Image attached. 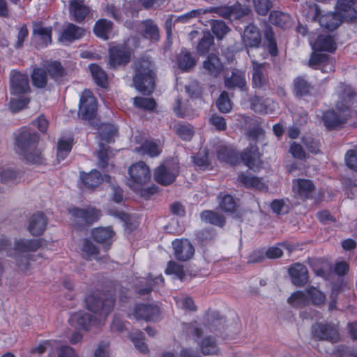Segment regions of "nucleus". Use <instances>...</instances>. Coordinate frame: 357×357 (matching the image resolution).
I'll list each match as a JSON object with an SVG mask.
<instances>
[{
    "label": "nucleus",
    "instance_id": "nucleus-39",
    "mask_svg": "<svg viewBox=\"0 0 357 357\" xmlns=\"http://www.w3.org/2000/svg\"><path fill=\"white\" fill-rule=\"evenodd\" d=\"M50 77L54 80H59L66 75V70L61 63L56 61H50L45 66Z\"/></svg>",
    "mask_w": 357,
    "mask_h": 357
},
{
    "label": "nucleus",
    "instance_id": "nucleus-2",
    "mask_svg": "<svg viewBox=\"0 0 357 357\" xmlns=\"http://www.w3.org/2000/svg\"><path fill=\"white\" fill-rule=\"evenodd\" d=\"M39 135L30 129H23L15 137L17 152L28 163L41 164L42 150L38 148Z\"/></svg>",
    "mask_w": 357,
    "mask_h": 357
},
{
    "label": "nucleus",
    "instance_id": "nucleus-31",
    "mask_svg": "<svg viewBox=\"0 0 357 357\" xmlns=\"http://www.w3.org/2000/svg\"><path fill=\"white\" fill-rule=\"evenodd\" d=\"M178 68L183 71H188L196 65V60L187 50H183L177 56Z\"/></svg>",
    "mask_w": 357,
    "mask_h": 357
},
{
    "label": "nucleus",
    "instance_id": "nucleus-9",
    "mask_svg": "<svg viewBox=\"0 0 357 357\" xmlns=\"http://www.w3.org/2000/svg\"><path fill=\"white\" fill-rule=\"evenodd\" d=\"M10 91L13 95H26L30 92L28 75L17 70H12L10 74Z\"/></svg>",
    "mask_w": 357,
    "mask_h": 357
},
{
    "label": "nucleus",
    "instance_id": "nucleus-41",
    "mask_svg": "<svg viewBox=\"0 0 357 357\" xmlns=\"http://www.w3.org/2000/svg\"><path fill=\"white\" fill-rule=\"evenodd\" d=\"M294 89L297 96H303L309 94L312 86L303 77H297L294 80Z\"/></svg>",
    "mask_w": 357,
    "mask_h": 357
},
{
    "label": "nucleus",
    "instance_id": "nucleus-6",
    "mask_svg": "<svg viewBox=\"0 0 357 357\" xmlns=\"http://www.w3.org/2000/svg\"><path fill=\"white\" fill-rule=\"evenodd\" d=\"M79 115L84 120L91 121L96 115L97 102L89 90H84L81 96L79 105Z\"/></svg>",
    "mask_w": 357,
    "mask_h": 357
},
{
    "label": "nucleus",
    "instance_id": "nucleus-29",
    "mask_svg": "<svg viewBox=\"0 0 357 357\" xmlns=\"http://www.w3.org/2000/svg\"><path fill=\"white\" fill-rule=\"evenodd\" d=\"M71 320L72 321H76L79 327L85 330H88L91 326L98 325L101 323L100 318L94 317L84 312L75 314L72 317Z\"/></svg>",
    "mask_w": 357,
    "mask_h": 357
},
{
    "label": "nucleus",
    "instance_id": "nucleus-32",
    "mask_svg": "<svg viewBox=\"0 0 357 357\" xmlns=\"http://www.w3.org/2000/svg\"><path fill=\"white\" fill-rule=\"evenodd\" d=\"M201 220L206 222L209 223L218 227H223L225 224V217L220 214L219 213L211 211V210H206L201 213L200 214Z\"/></svg>",
    "mask_w": 357,
    "mask_h": 357
},
{
    "label": "nucleus",
    "instance_id": "nucleus-53",
    "mask_svg": "<svg viewBox=\"0 0 357 357\" xmlns=\"http://www.w3.org/2000/svg\"><path fill=\"white\" fill-rule=\"evenodd\" d=\"M114 231L109 227L96 228L93 230L92 235L93 238L99 243H103L112 237Z\"/></svg>",
    "mask_w": 357,
    "mask_h": 357
},
{
    "label": "nucleus",
    "instance_id": "nucleus-5",
    "mask_svg": "<svg viewBox=\"0 0 357 357\" xmlns=\"http://www.w3.org/2000/svg\"><path fill=\"white\" fill-rule=\"evenodd\" d=\"M74 224L77 227H87L97 221L100 216V211L93 207L86 208H73L70 209Z\"/></svg>",
    "mask_w": 357,
    "mask_h": 357
},
{
    "label": "nucleus",
    "instance_id": "nucleus-11",
    "mask_svg": "<svg viewBox=\"0 0 357 357\" xmlns=\"http://www.w3.org/2000/svg\"><path fill=\"white\" fill-rule=\"evenodd\" d=\"M314 337L319 340H326L332 343L337 342L340 335L337 330L329 324H317L312 327Z\"/></svg>",
    "mask_w": 357,
    "mask_h": 357
},
{
    "label": "nucleus",
    "instance_id": "nucleus-43",
    "mask_svg": "<svg viewBox=\"0 0 357 357\" xmlns=\"http://www.w3.org/2000/svg\"><path fill=\"white\" fill-rule=\"evenodd\" d=\"M214 38L209 31L204 32L202 38L197 46V51L201 56L208 53L211 45L213 44Z\"/></svg>",
    "mask_w": 357,
    "mask_h": 357
},
{
    "label": "nucleus",
    "instance_id": "nucleus-12",
    "mask_svg": "<svg viewBox=\"0 0 357 357\" xmlns=\"http://www.w3.org/2000/svg\"><path fill=\"white\" fill-rule=\"evenodd\" d=\"M335 60L328 55L320 53H312L308 61L311 68L320 69L323 73H331L335 70Z\"/></svg>",
    "mask_w": 357,
    "mask_h": 357
},
{
    "label": "nucleus",
    "instance_id": "nucleus-61",
    "mask_svg": "<svg viewBox=\"0 0 357 357\" xmlns=\"http://www.w3.org/2000/svg\"><path fill=\"white\" fill-rule=\"evenodd\" d=\"M131 340L135 347L137 348L141 352L145 353L148 351V347L144 341V335L142 331H137L133 333L131 335Z\"/></svg>",
    "mask_w": 357,
    "mask_h": 357
},
{
    "label": "nucleus",
    "instance_id": "nucleus-20",
    "mask_svg": "<svg viewBox=\"0 0 357 357\" xmlns=\"http://www.w3.org/2000/svg\"><path fill=\"white\" fill-rule=\"evenodd\" d=\"M312 49L317 52H334L337 49V43L332 36L321 34L319 35L314 43Z\"/></svg>",
    "mask_w": 357,
    "mask_h": 357
},
{
    "label": "nucleus",
    "instance_id": "nucleus-1",
    "mask_svg": "<svg viewBox=\"0 0 357 357\" xmlns=\"http://www.w3.org/2000/svg\"><path fill=\"white\" fill-rule=\"evenodd\" d=\"M355 93L351 86L341 84L340 85L338 100L336 102V109L343 114H337L334 110L324 112L322 119L324 123L328 129L335 128L345 123L350 108L354 106Z\"/></svg>",
    "mask_w": 357,
    "mask_h": 357
},
{
    "label": "nucleus",
    "instance_id": "nucleus-21",
    "mask_svg": "<svg viewBox=\"0 0 357 357\" xmlns=\"http://www.w3.org/2000/svg\"><path fill=\"white\" fill-rule=\"evenodd\" d=\"M289 273L292 283L301 287L308 282V271L307 268L301 264H295L289 268Z\"/></svg>",
    "mask_w": 357,
    "mask_h": 357
},
{
    "label": "nucleus",
    "instance_id": "nucleus-14",
    "mask_svg": "<svg viewBox=\"0 0 357 357\" xmlns=\"http://www.w3.org/2000/svg\"><path fill=\"white\" fill-rule=\"evenodd\" d=\"M128 173L132 180L137 184L144 185L151 178L150 169L142 161L137 162L130 167Z\"/></svg>",
    "mask_w": 357,
    "mask_h": 357
},
{
    "label": "nucleus",
    "instance_id": "nucleus-15",
    "mask_svg": "<svg viewBox=\"0 0 357 357\" xmlns=\"http://www.w3.org/2000/svg\"><path fill=\"white\" fill-rule=\"evenodd\" d=\"M175 257L180 261H187L192 257L195 248L188 239H176L172 242Z\"/></svg>",
    "mask_w": 357,
    "mask_h": 357
},
{
    "label": "nucleus",
    "instance_id": "nucleus-50",
    "mask_svg": "<svg viewBox=\"0 0 357 357\" xmlns=\"http://www.w3.org/2000/svg\"><path fill=\"white\" fill-rule=\"evenodd\" d=\"M82 252L83 257L88 260L91 259V258H94L96 260L98 259L97 257V255L99 252L98 249L94 245V243L89 239L84 240L82 247Z\"/></svg>",
    "mask_w": 357,
    "mask_h": 357
},
{
    "label": "nucleus",
    "instance_id": "nucleus-3",
    "mask_svg": "<svg viewBox=\"0 0 357 357\" xmlns=\"http://www.w3.org/2000/svg\"><path fill=\"white\" fill-rule=\"evenodd\" d=\"M133 84L144 95L151 94L155 88V73L148 59H140L134 64Z\"/></svg>",
    "mask_w": 357,
    "mask_h": 357
},
{
    "label": "nucleus",
    "instance_id": "nucleus-22",
    "mask_svg": "<svg viewBox=\"0 0 357 357\" xmlns=\"http://www.w3.org/2000/svg\"><path fill=\"white\" fill-rule=\"evenodd\" d=\"M243 42L249 47H258L261 42V36L259 29L253 25L247 26L243 32Z\"/></svg>",
    "mask_w": 357,
    "mask_h": 357
},
{
    "label": "nucleus",
    "instance_id": "nucleus-48",
    "mask_svg": "<svg viewBox=\"0 0 357 357\" xmlns=\"http://www.w3.org/2000/svg\"><path fill=\"white\" fill-rule=\"evenodd\" d=\"M238 181L246 188L262 189L264 187V184L260 178L243 173L238 176Z\"/></svg>",
    "mask_w": 357,
    "mask_h": 357
},
{
    "label": "nucleus",
    "instance_id": "nucleus-38",
    "mask_svg": "<svg viewBox=\"0 0 357 357\" xmlns=\"http://www.w3.org/2000/svg\"><path fill=\"white\" fill-rule=\"evenodd\" d=\"M89 69L96 84L105 88L107 85V75L102 68L97 64H91Z\"/></svg>",
    "mask_w": 357,
    "mask_h": 357
},
{
    "label": "nucleus",
    "instance_id": "nucleus-13",
    "mask_svg": "<svg viewBox=\"0 0 357 357\" xmlns=\"http://www.w3.org/2000/svg\"><path fill=\"white\" fill-rule=\"evenodd\" d=\"M131 50L123 45H117L109 49V64L113 68L126 65L130 61Z\"/></svg>",
    "mask_w": 357,
    "mask_h": 357
},
{
    "label": "nucleus",
    "instance_id": "nucleus-26",
    "mask_svg": "<svg viewBox=\"0 0 357 357\" xmlns=\"http://www.w3.org/2000/svg\"><path fill=\"white\" fill-rule=\"evenodd\" d=\"M47 222V218L43 213H34L30 218L28 229L33 236H39L45 231Z\"/></svg>",
    "mask_w": 357,
    "mask_h": 357
},
{
    "label": "nucleus",
    "instance_id": "nucleus-36",
    "mask_svg": "<svg viewBox=\"0 0 357 357\" xmlns=\"http://www.w3.org/2000/svg\"><path fill=\"white\" fill-rule=\"evenodd\" d=\"M112 22L105 19H101L95 24L93 31L98 37L107 40L108 34L112 31Z\"/></svg>",
    "mask_w": 357,
    "mask_h": 357
},
{
    "label": "nucleus",
    "instance_id": "nucleus-37",
    "mask_svg": "<svg viewBox=\"0 0 357 357\" xmlns=\"http://www.w3.org/2000/svg\"><path fill=\"white\" fill-rule=\"evenodd\" d=\"M259 158L258 148L256 144H250L241 154V159L245 164L251 168Z\"/></svg>",
    "mask_w": 357,
    "mask_h": 357
},
{
    "label": "nucleus",
    "instance_id": "nucleus-63",
    "mask_svg": "<svg viewBox=\"0 0 357 357\" xmlns=\"http://www.w3.org/2000/svg\"><path fill=\"white\" fill-rule=\"evenodd\" d=\"M100 133L107 142H109L111 137L117 132L116 128L109 123H102L99 128Z\"/></svg>",
    "mask_w": 357,
    "mask_h": 357
},
{
    "label": "nucleus",
    "instance_id": "nucleus-52",
    "mask_svg": "<svg viewBox=\"0 0 357 357\" xmlns=\"http://www.w3.org/2000/svg\"><path fill=\"white\" fill-rule=\"evenodd\" d=\"M215 6H211L206 8H199L196 10H192L188 13L180 16L178 18V20L181 22H187L189 19L199 17L202 15L206 14V13H215Z\"/></svg>",
    "mask_w": 357,
    "mask_h": 357
},
{
    "label": "nucleus",
    "instance_id": "nucleus-17",
    "mask_svg": "<svg viewBox=\"0 0 357 357\" xmlns=\"http://www.w3.org/2000/svg\"><path fill=\"white\" fill-rule=\"evenodd\" d=\"M164 284V279L162 275L152 278L150 275L147 278L141 279L138 283L135 285V289L137 294L139 295H146L159 286Z\"/></svg>",
    "mask_w": 357,
    "mask_h": 357
},
{
    "label": "nucleus",
    "instance_id": "nucleus-34",
    "mask_svg": "<svg viewBox=\"0 0 357 357\" xmlns=\"http://www.w3.org/2000/svg\"><path fill=\"white\" fill-rule=\"evenodd\" d=\"M42 245L40 239H20L15 241V248L17 250L26 252H35Z\"/></svg>",
    "mask_w": 357,
    "mask_h": 357
},
{
    "label": "nucleus",
    "instance_id": "nucleus-10",
    "mask_svg": "<svg viewBox=\"0 0 357 357\" xmlns=\"http://www.w3.org/2000/svg\"><path fill=\"white\" fill-rule=\"evenodd\" d=\"M215 13L220 17L225 19L234 18L235 20H240L248 15L250 12V9L247 6H243L238 3L230 6H215Z\"/></svg>",
    "mask_w": 357,
    "mask_h": 357
},
{
    "label": "nucleus",
    "instance_id": "nucleus-25",
    "mask_svg": "<svg viewBox=\"0 0 357 357\" xmlns=\"http://www.w3.org/2000/svg\"><path fill=\"white\" fill-rule=\"evenodd\" d=\"M266 65V63L252 61V86L253 88L262 89L268 84V79L264 73Z\"/></svg>",
    "mask_w": 357,
    "mask_h": 357
},
{
    "label": "nucleus",
    "instance_id": "nucleus-47",
    "mask_svg": "<svg viewBox=\"0 0 357 357\" xmlns=\"http://www.w3.org/2000/svg\"><path fill=\"white\" fill-rule=\"evenodd\" d=\"M200 349L204 355L218 354L219 349L216 342L212 337H206L200 344Z\"/></svg>",
    "mask_w": 357,
    "mask_h": 357
},
{
    "label": "nucleus",
    "instance_id": "nucleus-55",
    "mask_svg": "<svg viewBox=\"0 0 357 357\" xmlns=\"http://www.w3.org/2000/svg\"><path fill=\"white\" fill-rule=\"evenodd\" d=\"M174 129L175 132L183 140H190L194 135L192 127L190 125L176 124Z\"/></svg>",
    "mask_w": 357,
    "mask_h": 357
},
{
    "label": "nucleus",
    "instance_id": "nucleus-46",
    "mask_svg": "<svg viewBox=\"0 0 357 357\" xmlns=\"http://www.w3.org/2000/svg\"><path fill=\"white\" fill-rule=\"evenodd\" d=\"M287 302L294 307H302L309 304V299L306 290L298 291L291 294L287 299Z\"/></svg>",
    "mask_w": 357,
    "mask_h": 357
},
{
    "label": "nucleus",
    "instance_id": "nucleus-7",
    "mask_svg": "<svg viewBox=\"0 0 357 357\" xmlns=\"http://www.w3.org/2000/svg\"><path fill=\"white\" fill-rule=\"evenodd\" d=\"M179 174L177 164L160 165L155 169L153 177L155 181L162 185L172 184Z\"/></svg>",
    "mask_w": 357,
    "mask_h": 357
},
{
    "label": "nucleus",
    "instance_id": "nucleus-64",
    "mask_svg": "<svg viewBox=\"0 0 357 357\" xmlns=\"http://www.w3.org/2000/svg\"><path fill=\"white\" fill-rule=\"evenodd\" d=\"M167 274H174L180 280H183L185 277V272L183 271V266L177 264L175 261H169L167 268L165 270Z\"/></svg>",
    "mask_w": 357,
    "mask_h": 357
},
{
    "label": "nucleus",
    "instance_id": "nucleus-51",
    "mask_svg": "<svg viewBox=\"0 0 357 357\" xmlns=\"http://www.w3.org/2000/svg\"><path fill=\"white\" fill-rule=\"evenodd\" d=\"M216 106L222 113H229L232 109V102L227 91H222L216 101Z\"/></svg>",
    "mask_w": 357,
    "mask_h": 357
},
{
    "label": "nucleus",
    "instance_id": "nucleus-27",
    "mask_svg": "<svg viewBox=\"0 0 357 357\" xmlns=\"http://www.w3.org/2000/svg\"><path fill=\"white\" fill-rule=\"evenodd\" d=\"M80 178L84 185L88 188H95L98 187L104 179L108 181L110 179V176L108 175H105L103 178L101 174L96 169L91 170L88 174L84 172L81 173Z\"/></svg>",
    "mask_w": 357,
    "mask_h": 357
},
{
    "label": "nucleus",
    "instance_id": "nucleus-16",
    "mask_svg": "<svg viewBox=\"0 0 357 357\" xmlns=\"http://www.w3.org/2000/svg\"><path fill=\"white\" fill-rule=\"evenodd\" d=\"M293 190L299 198L305 200L312 198L315 187L312 181L298 178L293 181Z\"/></svg>",
    "mask_w": 357,
    "mask_h": 357
},
{
    "label": "nucleus",
    "instance_id": "nucleus-54",
    "mask_svg": "<svg viewBox=\"0 0 357 357\" xmlns=\"http://www.w3.org/2000/svg\"><path fill=\"white\" fill-rule=\"evenodd\" d=\"M211 29L218 39H222L229 31L225 22L219 20H212Z\"/></svg>",
    "mask_w": 357,
    "mask_h": 357
},
{
    "label": "nucleus",
    "instance_id": "nucleus-28",
    "mask_svg": "<svg viewBox=\"0 0 357 357\" xmlns=\"http://www.w3.org/2000/svg\"><path fill=\"white\" fill-rule=\"evenodd\" d=\"M84 34V29L73 24L68 23L63 29L60 40L72 42L81 38Z\"/></svg>",
    "mask_w": 357,
    "mask_h": 357
},
{
    "label": "nucleus",
    "instance_id": "nucleus-42",
    "mask_svg": "<svg viewBox=\"0 0 357 357\" xmlns=\"http://www.w3.org/2000/svg\"><path fill=\"white\" fill-rule=\"evenodd\" d=\"M143 34L145 38L158 40L159 39V29L158 26L151 20H146L142 22Z\"/></svg>",
    "mask_w": 357,
    "mask_h": 357
},
{
    "label": "nucleus",
    "instance_id": "nucleus-44",
    "mask_svg": "<svg viewBox=\"0 0 357 357\" xmlns=\"http://www.w3.org/2000/svg\"><path fill=\"white\" fill-rule=\"evenodd\" d=\"M306 293L309 299V303L316 306H320L324 304L326 301L325 294L314 287H310L306 289Z\"/></svg>",
    "mask_w": 357,
    "mask_h": 357
},
{
    "label": "nucleus",
    "instance_id": "nucleus-56",
    "mask_svg": "<svg viewBox=\"0 0 357 357\" xmlns=\"http://www.w3.org/2000/svg\"><path fill=\"white\" fill-rule=\"evenodd\" d=\"M51 28L43 27L39 24L36 25L33 30V33L34 35H37L40 37V40H43V43L47 45L49 43H51Z\"/></svg>",
    "mask_w": 357,
    "mask_h": 357
},
{
    "label": "nucleus",
    "instance_id": "nucleus-23",
    "mask_svg": "<svg viewBox=\"0 0 357 357\" xmlns=\"http://www.w3.org/2000/svg\"><path fill=\"white\" fill-rule=\"evenodd\" d=\"M159 314V309L155 305L138 304L134 308L133 316L136 319L149 321Z\"/></svg>",
    "mask_w": 357,
    "mask_h": 357
},
{
    "label": "nucleus",
    "instance_id": "nucleus-40",
    "mask_svg": "<svg viewBox=\"0 0 357 357\" xmlns=\"http://www.w3.org/2000/svg\"><path fill=\"white\" fill-rule=\"evenodd\" d=\"M218 199L221 210L226 213H232L235 211L236 204L231 195L220 192L218 196Z\"/></svg>",
    "mask_w": 357,
    "mask_h": 357
},
{
    "label": "nucleus",
    "instance_id": "nucleus-62",
    "mask_svg": "<svg viewBox=\"0 0 357 357\" xmlns=\"http://www.w3.org/2000/svg\"><path fill=\"white\" fill-rule=\"evenodd\" d=\"M134 104L139 108L152 111L156 107V102L153 98L136 97L134 98Z\"/></svg>",
    "mask_w": 357,
    "mask_h": 357
},
{
    "label": "nucleus",
    "instance_id": "nucleus-24",
    "mask_svg": "<svg viewBox=\"0 0 357 357\" xmlns=\"http://www.w3.org/2000/svg\"><path fill=\"white\" fill-rule=\"evenodd\" d=\"M89 8L82 0H71L69 6L70 15L73 20L79 23L84 21L89 13Z\"/></svg>",
    "mask_w": 357,
    "mask_h": 357
},
{
    "label": "nucleus",
    "instance_id": "nucleus-30",
    "mask_svg": "<svg viewBox=\"0 0 357 357\" xmlns=\"http://www.w3.org/2000/svg\"><path fill=\"white\" fill-rule=\"evenodd\" d=\"M356 0H344L343 5L340 3V0H337V8L340 13H341L345 21H353L357 18V11L354 8V5Z\"/></svg>",
    "mask_w": 357,
    "mask_h": 357
},
{
    "label": "nucleus",
    "instance_id": "nucleus-18",
    "mask_svg": "<svg viewBox=\"0 0 357 357\" xmlns=\"http://www.w3.org/2000/svg\"><path fill=\"white\" fill-rule=\"evenodd\" d=\"M223 63L214 53H211L203 62V68L210 76L217 78L223 70Z\"/></svg>",
    "mask_w": 357,
    "mask_h": 357
},
{
    "label": "nucleus",
    "instance_id": "nucleus-58",
    "mask_svg": "<svg viewBox=\"0 0 357 357\" xmlns=\"http://www.w3.org/2000/svg\"><path fill=\"white\" fill-rule=\"evenodd\" d=\"M112 154V151L107 146L103 144H100V149L98 152V165L99 167L105 168L108 165V160Z\"/></svg>",
    "mask_w": 357,
    "mask_h": 357
},
{
    "label": "nucleus",
    "instance_id": "nucleus-33",
    "mask_svg": "<svg viewBox=\"0 0 357 357\" xmlns=\"http://www.w3.org/2000/svg\"><path fill=\"white\" fill-rule=\"evenodd\" d=\"M269 21L273 25L283 29L287 28L291 24V17L290 15L278 10H274L271 13Z\"/></svg>",
    "mask_w": 357,
    "mask_h": 357
},
{
    "label": "nucleus",
    "instance_id": "nucleus-8",
    "mask_svg": "<svg viewBox=\"0 0 357 357\" xmlns=\"http://www.w3.org/2000/svg\"><path fill=\"white\" fill-rule=\"evenodd\" d=\"M313 19L315 21L318 20L321 26L329 31L335 30L343 21H345L343 15L339 12L321 15V11L317 5L314 6Z\"/></svg>",
    "mask_w": 357,
    "mask_h": 357
},
{
    "label": "nucleus",
    "instance_id": "nucleus-60",
    "mask_svg": "<svg viewBox=\"0 0 357 357\" xmlns=\"http://www.w3.org/2000/svg\"><path fill=\"white\" fill-rule=\"evenodd\" d=\"M255 11L260 15L265 16L273 6L270 0H253Z\"/></svg>",
    "mask_w": 357,
    "mask_h": 357
},
{
    "label": "nucleus",
    "instance_id": "nucleus-19",
    "mask_svg": "<svg viewBox=\"0 0 357 357\" xmlns=\"http://www.w3.org/2000/svg\"><path fill=\"white\" fill-rule=\"evenodd\" d=\"M224 84L228 89L238 88L243 90L246 86L244 73L238 69H233L230 75H227L225 76Z\"/></svg>",
    "mask_w": 357,
    "mask_h": 357
},
{
    "label": "nucleus",
    "instance_id": "nucleus-4",
    "mask_svg": "<svg viewBox=\"0 0 357 357\" xmlns=\"http://www.w3.org/2000/svg\"><path fill=\"white\" fill-rule=\"evenodd\" d=\"M87 309L98 314V318L102 319L107 317L112 310L114 305L113 298H107L105 295L95 296L90 295L86 298Z\"/></svg>",
    "mask_w": 357,
    "mask_h": 357
},
{
    "label": "nucleus",
    "instance_id": "nucleus-35",
    "mask_svg": "<svg viewBox=\"0 0 357 357\" xmlns=\"http://www.w3.org/2000/svg\"><path fill=\"white\" fill-rule=\"evenodd\" d=\"M218 158L223 162L235 165L238 161V155L232 149L225 146H219L217 149Z\"/></svg>",
    "mask_w": 357,
    "mask_h": 357
},
{
    "label": "nucleus",
    "instance_id": "nucleus-59",
    "mask_svg": "<svg viewBox=\"0 0 357 357\" xmlns=\"http://www.w3.org/2000/svg\"><path fill=\"white\" fill-rule=\"evenodd\" d=\"M30 102L29 98L24 96L22 98H12L9 102V109L16 113L25 108Z\"/></svg>",
    "mask_w": 357,
    "mask_h": 357
},
{
    "label": "nucleus",
    "instance_id": "nucleus-57",
    "mask_svg": "<svg viewBox=\"0 0 357 357\" xmlns=\"http://www.w3.org/2000/svg\"><path fill=\"white\" fill-rule=\"evenodd\" d=\"M72 149V142L69 140H59L57 144V160L59 162L65 159Z\"/></svg>",
    "mask_w": 357,
    "mask_h": 357
},
{
    "label": "nucleus",
    "instance_id": "nucleus-49",
    "mask_svg": "<svg viewBox=\"0 0 357 357\" xmlns=\"http://www.w3.org/2000/svg\"><path fill=\"white\" fill-rule=\"evenodd\" d=\"M135 151L147 154L151 157L158 156L161 152L158 144L151 141L144 142L140 147L136 148Z\"/></svg>",
    "mask_w": 357,
    "mask_h": 357
},
{
    "label": "nucleus",
    "instance_id": "nucleus-45",
    "mask_svg": "<svg viewBox=\"0 0 357 357\" xmlns=\"http://www.w3.org/2000/svg\"><path fill=\"white\" fill-rule=\"evenodd\" d=\"M33 84L37 88H45L47 83V75L45 69L36 68L31 73Z\"/></svg>",
    "mask_w": 357,
    "mask_h": 357
}]
</instances>
